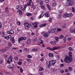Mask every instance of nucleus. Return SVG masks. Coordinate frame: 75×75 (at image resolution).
Masks as SVG:
<instances>
[{
	"instance_id": "f3484780",
	"label": "nucleus",
	"mask_w": 75,
	"mask_h": 75,
	"mask_svg": "<svg viewBox=\"0 0 75 75\" xmlns=\"http://www.w3.org/2000/svg\"><path fill=\"white\" fill-rule=\"evenodd\" d=\"M10 40L12 42L13 44H14V43H15V40L14 39V37H12L10 39Z\"/></svg>"
},
{
	"instance_id": "4be33fe9",
	"label": "nucleus",
	"mask_w": 75,
	"mask_h": 75,
	"mask_svg": "<svg viewBox=\"0 0 75 75\" xmlns=\"http://www.w3.org/2000/svg\"><path fill=\"white\" fill-rule=\"evenodd\" d=\"M45 16L46 17H48L50 16V14H49V13L46 12L45 14Z\"/></svg>"
},
{
	"instance_id": "f704fd0d",
	"label": "nucleus",
	"mask_w": 75,
	"mask_h": 75,
	"mask_svg": "<svg viewBox=\"0 0 75 75\" xmlns=\"http://www.w3.org/2000/svg\"><path fill=\"white\" fill-rule=\"evenodd\" d=\"M17 24L18 25H20L21 24V23L19 21H18L17 23Z\"/></svg>"
},
{
	"instance_id": "412c9836",
	"label": "nucleus",
	"mask_w": 75,
	"mask_h": 75,
	"mask_svg": "<svg viewBox=\"0 0 75 75\" xmlns=\"http://www.w3.org/2000/svg\"><path fill=\"white\" fill-rule=\"evenodd\" d=\"M48 55L50 58H51V57H54V55L53 54L49 53Z\"/></svg>"
},
{
	"instance_id": "f8f14e48",
	"label": "nucleus",
	"mask_w": 75,
	"mask_h": 75,
	"mask_svg": "<svg viewBox=\"0 0 75 75\" xmlns=\"http://www.w3.org/2000/svg\"><path fill=\"white\" fill-rule=\"evenodd\" d=\"M27 7V5H25L24 6H23V7L21 8V10L23 11H24L25 10V8H26Z\"/></svg>"
},
{
	"instance_id": "c9c22d12",
	"label": "nucleus",
	"mask_w": 75,
	"mask_h": 75,
	"mask_svg": "<svg viewBox=\"0 0 75 75\" xmlns=\"http://www.w3.org/2000/svg\"><path fill=\"white\" fill-rule=\"evenodd\" d=\"M8 46H9L10 47H11V45H11V42H8Z\"/></svg>"
},
{
	"instance_id": "5701e85b",
	"label": "nucleus",
	"mask_w": 75,
	"mask_h": 75,
	"mask_svg": "<svg viewBox=\"0 0 75 75\" xmlns=\"http://www.w3.org/2000/svg\"><path fill=\"white\" fill-rule=\"evenodd\" d=\"M54 38L57 42H58V41H59V38L58 37L56 36Z\"/></svg>"
},
{
	"instance_id": "58836bf2",
	"label": "nucleus",
	"mask_w": 75,
	"mask_h": 75,
	"mask_svg": "<svg viewBox=\"0 0 75 75\" xmlns=\"http://www.w3.org/2000/svg\"><path fill=\"white\" fill-rule=\"evenodd\" d=\"M20 8V6L19 5L17 6L16 7V8L17 10H18Z\"/></svg>"
},
{
	"instance_id": "20e7f679",
	"label": "nucleus",
	"mask_w": 75,
	"mask_h": 75,
	"mask_svg": "<svg viewBox=\"0 0 75 75\" xmlns=\"http://www.w3.org/2000/svg\"><path fill=\"white\" fill-rule=\"evenodd\" d=\"M42 34H43V36L44 37L47 38L48 37V35H49V34H50V33H49V31L47 33H45V32H42Z\"/></svg>"
},
{
	"instance_id": "49530a36",
	"label": "nucleus",
	"mask_w": 75,
	"mask_h": 75,
	"mask_svg": "<svg viewBox=\"0 0 75 75\" xmlns=\"http://www.w3.org/2000/svg\"><path fill=\"white\" fill-rule=\"evenodd\" d=\"M64 43L66 42V41H67V38H64Z\"/></svg>"
},
{
	"instance_id": "de8ad7c7",
	"label": "nucleus",
	"mask_w": 75,
	"mask_h": 75,
	"mask_svg": "<svg viewBox=\"0 0 75 75\" xmlns=\"http://www.w3.org/2000/svg\"><path fill=\"white\" fill-rule=\"evenodd\" d=\"M14 59H15V60H16V61H17V60H18V58H17L16 57H14Z\"/></svg>"
},
{
	"instance_id": "3c124183",
	"label": "nucleus",
	"mask_w": 75,
	"mask_h": 75,
	"mask_svg": "<svg viewBox=\"0 0 75 75\" xmlns=\"http://www.w3.org/2000/svg\"><path fill=\"white\" fill-rule=\"evenodd\" d=\"M49 22H51L52 21V18H50V19L48 20Z\"/></svg>"
},
{
	"instance_id": "603ef678",
	"label": "nucleus",
	"mask_w": 75,
	"mask_h": 75,
	"mask_svg": "<svg viewBox=\"0 0 75 75\" xmlns=\"http://www.w3.org/2000/svg\"><path fill=\"white\" fill-rule=\"evenodd\" d=\"M18 64L19 65H20L21 64H22V62H19L18 63Z\"/></svg>"
},
{
	"instance_id": "338daca9",
	"label": "nucleus",
	"mask_w": 75,
	"mask_h": 75,
	"mask_svg": "<svg viewBox=\"0 0 75 75\" xmlns=\"http://www.w3.org/2000/svg\"><path fill=\"white\" fill-rule=\"evenodd\" d=\"M57 30L58 31H61V29L60 28H58L57 29Z\"/></svg>"
},
{
	"instance_id": "09e8293b",
	"label": "nucleus",
	"mask_w": 75,
	"mask_h": 75,
	"mask_svg": "<svg viewBox=\"0 0 75 75\" xmlns=\"http://www.w3.org/2000/svg\"><path fill=\"white\" fill-rule=\"evenodd\" d=\"M72 40L71 38H67V40H68V41H70V40Z\"/></svg>"
},
{
	"instance_id": "e433bc0d",
	"label": "nucleus",
	"mask_w": 75,
	"mask_h": 75,
	"mask_svg": "<svg viewBox=\"0 0 75 75\" xmlns=\"http://www.w3.org/2000/svg\"><path fill=\"white\" fill-rule=\"evenodd\" d=\"M56 4H57L56 3H54L52 4V6L53 7H55V6H56Z\"/></svg>"
},
{
	"instance_id": "473e14b6",
	"label": "nucleus",
	"mask_w": 75,
	"mask_h": 75,
	"mask_svg": "<svg viewBox=\"0 0 75 75\" xmlns=\"http://www.w3.org/2000/svg\"><path fill=\"white\" fill-rule=\"evenodd\" d=\"M47 8H48L49 10H50L51 9V7L48 4H47Z\"/></svg>"
},
{
	"instance_id": "6ab92c4d",
	"label": "nucleus",
	"mask_w": 75,
	"mask_h": 75,
	"mask_svg": "<svg viewBox=\"0 0 75 75\" xmlns=\"http://www.w3.org/2000/svg\"><path fill=\"white\" fill-rule=\"evenodd\" d=\"M57 69L56 68H51L50 69V71H51V72H55V71H57Z\"/></svg>"
},
{
	"instance_id": "a878e982",
	"label": "nucleus",
	"mask_w": 75,
	"mask_h": 75,
	"mask_svg": "<svg viewBox=\"0 0 75 75\" xmlns=\"http://www.w3.org/2000/svg\"><path fill=\"white\" fill-rule=\"evenodd\" d=\"M69 56L70 58H72V52H69Z\"/></svg>"
},
{
	"instance_id": "423d86ee",
	"label": "nucleus",
	"mask_w": 75,
	"mask_h": 75,
	"mask_svg": "<svg viewBox=\"0 0 75 75\" xmlns=\"http://www.w3.org/2000/svg\"><path fill=\"white\" fill-rule=\"evenodd\" d=\"M27 39L26 37H21L19 38L18 42L19 43H20V41H22L23 40H25Z\"/></svg>"
},
{
	"instance_id": "7ed1b4c3",
	"label": "nucleus",
	"mask_w": 75,
	"mask_h": 75,
	"mask_svg": "<svg viewBox=\"0 0 75 75\" xmlns=\"http://www.w3.org/2000/svg\"><path fill=\"white\" fill-rule=\"evenodd\" d=\"M73 16V14H68L67 13L64 14L63 15V17H64V18H66V17H72Z\"/></svg>"
},
{
	"instance_id": "680f3d73",
	"label": "nucleus",
	"mask_w": 75,
	"mask_h": 75,
	"mask_svg": "<svg viewBox=\"0 0 75 75\" xmlns=\"http://www.w3.org/2000/svg\"><path fill=\"white\" fill-rule=\"evenodd\" d=\"M43 2H42V1L40 3V5L41 6H42L43 5Z\"/></svg>"
},
{
	"instance_id": "9b49d317",
	"label": "nucleus",
	"mask_w": 75,
	"mask_h": 75,
	"mask_svg": "<svg viewBox=\"0 0 75 75\" xmlns=\"http://www.w3.org/2000/svg\"><path fill=\"white\" fill-rule=\"evenodd\" d=\"M38 23L37 22H36L35 23H32V24L33 25V27L34 28H36L37 27V24H38Z\"/></svg>"
},
{
	"instance_id": "2eb2a0df",
	"label": "nucleus",
	"mask_w": 75,
	"mask_h": 75,
	"mask_svg": "<svg viewBox=\"0 0 75 75\" xmlns=\"http://www.w3.org/2000/svg\"><path fill=\"white\" fill-rule=\"evenodd\" d=\"M38 43H40V44H43V41H42V40L41 39H38Z\"/></svg>"
},
{
	"instance_id": "0eeeda50",
	"label": "nucleus",
	"mask_w": 75,
	"mask_h": 75,
	"mask_svg": "<svg viewBox=\"0 0 75 75\" xmlns=\"http://www.w3.org/2000/svg\"><path fill=\"white\" fill-rule=\"evenodd\" d=\"M10 49V47H5V48L1 50V51L2 52H4L6 50H8Z\"/></svg>"
},
{
	"instance_id": "4c0bfd02",
	"label": "nucleus",
	"mask_w": 75,
	"mask_h": 75,
	"mask_svg": "<svg viewBox=\"0 0 75 75\" xmlns=\"http://www.w3.org/2000/svg\"><path fill=\"white\" fill-rule=\"evenodd\" d=\"M27 57L29 58H32V56L31 55H28L27 56Z\"/></svg>"
},
{
	"instance_id": "bb28decb",
	"label": "nucleus",
	"mask_w": 75,
	"mask_h": 75,
	"mask_svg": "<svg viewBox=\"0 0 75 75\" xmlns=\"http://www.w3.org/2000/svg\"><path fill=\"white\" fill-rule=\"evenodd\" d=\"M28 44H31V40L30 39H29L27 40Z\"/></svg>"
},
{
	"instance_id": "864d4df0",
	"label": "nucleus",
	"mask_w": 75,
	"mask_h": 75,
	"mask_svg": "<svg viewBox=\"0 0 75 75\" xmlns=\"http://www.w3.org/2000/svg\"><path fill=\"white\" fill-rule=\"evenodd\" d=\"M64 67V64H61L60 65V67Z\"/></svg>"
},
{
	"instance_id": "cd10ccee",
	"label": "nucleus",
	"mask_w": 75,
	"mask_h": 75,
	"mask_svg": "<svg viewBox=\"0 0 75 75\" xmlns=\"http://www.w3.org/2000/svg\"><path fill=\"white\" fill-rule=\"evenodd\" d=\"M64 37V35H61L59 36V38L60 39H62V38H63Z\"/></svg>"
},
{
	"instance_id": "c03bdc74",
	"label": "nucleus",
	"mask_w": 75,
	"mask_h": 75,
	"mask_svg": "<svg viewBox=\"0 0 75 75\" xmlns=\"http://www.w3.org/2000/svg\"><path fill=\"white\" fill-rule=\"evenodd\" d=\"M1 35H2L3 36H4V32H2V33H1Z\"/></svg>"
},
{
	"instance_id": "69168bd1",
	"label": "nucleus",
	"mask_w": 75,
	"mask_h": 75,
	"mask_svg": "<svg viewBox=\"0 0 75 75\" xmlns=\"http://www.w3.org/2000/svg\"><path fill=\"white\" fill-rule=\"evenodd\" d=\"M28 62H32V61L31 60V59H29L28 60Z\"/></svg>"
},
{
	"instance_id": "f03ea898",
	"label": "nucleus",
	"mask_w": 75,
	"mask_h": 75,
	"mask_svg": "<svg viewBox=\"0 0 75 75\" xmlns=\"http://www.w3.org/2000/svg\"><path fill=\"white\" fill-rule=\"evenodd\" d=\"M23 25H24V27L25 30H28L29 28H31L32 26L31 24L28 23H26L25 24H24Z\"/></svg>"
},
{
	"instance_id": "5fc2aeb1",
	"label": "nucleus",
	"mask_w": 75,
	"mask_h": 75,
	"mask_svg": "<svg viewBox=\"0 0 75 75\" xmlns=\"http://www.w3.org/2000/svg\"><path fill=\"white\" fill-rule=\"evenodd\" d=\"M5 11H6V12H7V11H8V8L6 7L5 8Z\"/></svg>"
},
{
	"instance_id": "052dcab7",
	"label": "nucleus",
	"mask_w": 75,
	"mask_h": 75,
	"mask_svg": "<svg viewBox=\"0 0 75 75\" xmlns=\"http://www.w3.org/2000/svg\"><path fill=\"white\" fill-rule=\"evenodd\" d=\"M69 71H71L72 70V67H69Z\"/></svg>"
},
{
	"instance_id": "39448f33",
	"label": "nucleus",
	"mask_w": 75,
	"mask_h": 75,
	"mask_svg": "<svg viewBox=\"0 0 75 75\" xmlns=\"http://www.w3.org/2000/svg\"><path fill=\"white\" fill-rule=\"evenodd\" d=\"M27 6H31V7L32 8H33V7H34V4L33 3V2H32V1L31 0H30L29 2L27 3Z\"/></svg>"
},
{
	"instance_id": "7c9ffc66",
	"label": "nucleus",
	"mask_w": 75,
	"mask_h": 75,
	"mask_svg": "<svg viewBox=\"0 0 75 75\" xmlns=\"http://www.w3.org/2000/svg\"><path fill=\"white\" fill-rule=\"evenodd\" d=\"M18 11L19 13V14H20V15H21L22 14V13H23V12H22V11H21V10H19Z\"/></svg>"
},
{
	"instance_id": "393cba45",
	"label": "nucleus",
	"mask_w": 75,
	"mask_h": 75,
	"mask_svg": "<svg viewBox=\"0 0 75 75\" xmlns=\"http://www.w3.org/2000/svg\"><path fill=\"white\" fill-rule=\"evenodd\" d=\"M8 66L10 67L11 68H13L14 67V65L13 64H11V65H9Z\"/></svg>"
},
{
	"instance_id": "6e6d98bb",
	"label": "nucleus",
	"mask_w": 75,
	"mask_h": 75,
	"mask_svg": "<svg viewBox=\"0 0 75 75\" xmlns=\"http://www.w3.org/2000/svg\"><path fill=\"white\" fill-rule=\"evenodd\" d=\"M65 71L66 72H69V70L67 69H65Z\"/></svg>"
},
{
	"instance_id": "4468645a",
	"label": "nucleus",
	"mask_w": 75,
	"mask_h": 75,
	"mask_svg": "<svg viewBox=\"0 0 75 75\" xmlns=\"http://www.w3.org/2000/svg\"><path fill=\"white\" fill-rule=\"evenodd\" d=\"M60 48V47L58 46L57 47H53L52 48V51H54V50H57V49H59Z\"/></svg>"
},
{
	"instance_id": "2f4dec72",
	"label": "nucleus",
	"mask_w": 75,
	"mask_h": 75,
	"mask_svg": "<svg viewBox=\"0 0 75 75\" xmlns=\"http://www.w3.org/2000/svg\"><path fill=\"white\" fill-rule=\"evenodd\" d=\"M26 15H27V16H31L32 15V14L29 13H27L26 14Z\"/></svg>"
},
{
	"instance_id": "13d9d810",
	"label": "nucleus",
	"mask_w": 75,
	"mask_h": 75,
	"mask_svg": "<svg viewBox=\"0 0 75 75\" xmlns=\"http://www.w3.org/2000/svg\"><path fill=\"white\" fill-rule=\"evenodd\" d=\"M41 8H42V9H45V7L44 6H41Z\"/></svg>"
},
{
	"instance_id": "f257e3e1",
	"label": "nucleus",
	"mask_w": 75,
	"mask_h": 75,
	"mask_svg": "<svg viewBox=\"0 0 75 75\" xmlns=\"http://www.w3.org/2000/svg\"><path fill=\"white\" fill-rule=\"evenodd\" d=\"M64 61L66 63L69 64V63H70V62L72 61V58H71L67 57L65 58Z\"/></svg>"
},
{
	"instance_id": "72a5a7b5",
	"label": "nucleus",
	"mask_w": 75,
	"mask_h": 75,
	"mask_svg": "<svg viewBox=\"0 0 75 75\" xmlns=\"http://www.w3.org/2000/svg\"><path fill=\"white\" fill-rule=\"evenodd\" d=\"M69 51H74V49H72L71 47H69Z\"/></svg>"
},
{
	"instance_id": "c756f323",
	"label": "nucleus",
	"mask_w": 75,
	"mask_h": 75,
	"mask_svg": "<svg viewBox=\"0 0 75 75\" xmlns=\"http://www.w3.org/2000/svg\"><path fill=\"white\" fill-rule=\"evenodd\" d=\"M44 70V69L42 67H40L39 68V71H43Z\"/></svg>"
},
{
	"instance_id": "37998d69",
	"label": "nucleus",
	"mask_w": 75,
	"mask_h": 75,
	"mask_svg": "<svg viewBox=\"0 0 75 75\" xmlns=\"http://www.w3.org/2000/svg\"><path fill=\"white\" fill-rule=\"evenodd\" d=\"M24 51H26L27 52H28V49H27V48L24 49Z\"/></svg>"
},
{
	"instance_id": "1a4fd4ad",
	"label": "nucleus",
	"mask_w": 75,
	"mask_h": 75,
	"mask_svg": "<svg viewBox=\"0 0 75 75\" xmlns=\"http://www.w3.org/2000/svg\"><path fill=\"white\" fill-rule=\"evenodd\" d=\"M13 61V58L11 57V56H10V57L9 58L8 60L7 61V62L8 63L10 64V62Z\"/></svg>"
},
{
	"instance_id": "a19ab883",
	"label": "nucleus",
	"mask_w": 75,
	"mask_h": 75,
	"mask_svg": "<svg viewBox=\"0 0 75 75\" xmlns=\"http://www.w3.org/2000/svg\"><path fill=\"white\" fill-rule=\"evenodd\" d=\"M60 73H62V74H63V73H64V70H61L60 71Z\"/></svg>"
},
{
	"instance_id": "4d7b16f0",
	"label": "nucleus",
	"mask_w": 75,
	"mask_h": 75,
	"mask_svg": "<svg viewBox=\"0 0 75 75\" xmlns=\"http://www.w3.org/2000/svg\"><path fill=\"white\" fill-rule=\"evenodd\" d=\"M2 27V23L0 22V28Z\"/></svg>"
},
{
	"instance_id": "bf43d9fd",
	"label": "nucleus",
	"mask_w": 75,
	"mask_h": 75,
	"mask_svg": "<svg viewBox=\"0 0 75 75\" xmlns=\"http://www.w3.org/2000/svg\"><path fill=\"white\" fill-rule=\"evenodd\" d=\"M40 60L41 61H43V60H44V57L41 58Z\"/></svg>"
},
{
	"instance_id": "774afa93",
	"label": "nucleus",
	"mask_w": 75,
	"mask_h": 75,
	"mask_svg": "<svg viewBox=\"0 0 75 75\" xmlns=\"http://www.w3.org/2000/svg\"><path fill=\"white\" fill-rule=\"evenodd\" d=\"M49 0H46V3H48V2H49Z\"/></svg>"
},
{
	"instance_id": "a18cd8bd",
	"label": "nucleus",
	"mask_w": 75,
	"mask_h": 75,
	"mask_svg": "<svg viewBox=\"0 0 75 75\" xmlns=\"http://www.w3.org/2000/svg\"><path fill=\"white\" fill-rule=\"evenodd\" d=\"M62 27H63V28H66V25L65 24H64L62 26Z\"/></svg>"
},
{
	"instance_id": "aec40b11",
	"label": "nucleus",
	"mask_w": 75,
	"mask_h": 75,
	"mask_svg": "<svg viewBox=\"0 0 75 75\" xmlns=\"http://www.w3.org/2000/svg\"><path fill=\"white\" fill-rule=\"evenodd\" d=\"M50 43L52 45H55L56 44V42L55 40H54L53 41H52L50 42Z\"/></svg>"
},
{
	"instance_id": "e2e57ef3",
	"label": "nucleus",
	"mask_w": 75,
	"mask_h": 75,
	"mask_svg": "<svg viewBox=\"0 0 75 75\" xmlns=\"http://www.w3.org/2000/svg\"><path fill=\"white\" fill-rule=\"evenodd\" d=\"M45 25H47V24H43L42 25H43V27H45Z\"/></svg>"
},
{
	"instance_id": "b1692460",
	"label": "nucleus",
	"mask_w": 75,
	"mask_h": 75,
	"mask_svg": "<svg viewBox=\"0 0 75 75\" xmlns=\"http://www.w3.org/2000/svg\"><path fill=\"white\" fill-rule=\"evenodd\" d=\"M44 15V13H43L41 14L40 16L39 17V19L41 18L42 17H43V16Z\"/></svg>"
},
{
	"instance_id": "ea45409f",
	"label": "nucleus",
	"mask_w": 75,
	"mask_h": 75,
	"mask_svg": "<svg viewBox=\"0 0 75 75\" xmlns=\"http://www.w3.org/2000/svg\"><path fill=\"white\" fill-rule=\"evenodd\" d=\"M20 72L21 73H22V72H23V69H22V68H20Z\"/></svg>"
},
{
	"instance_id": "9d476101",
	"label": "nucleus",
	"mask_w": 75,
	"mask_h": 75,
	"mask_svg": "<svg viewBox=\"0 0 75 75\" xmlns=\"http://www.w3.org/2000/svg\"><path fill=\"white\" fill-rule=\"evenodd\" d=\"M51 65H53L52 64V61H50L49 64L48 65V68H50V67L51 66Z\"/></svg>"
},
{
	"instance_id": "c85d7f7f",
	"label": "nucleus",
	"mask_w": 75,
	"mask_h": 75,
	"mask_svg": "<svg viewBox=\"0 0 75 75\" xmlns=\"http://www.w3.org/2000/svg\"><path fill=\"white\" fill-rule=\"evenodd\" d=\"M56 63V60H53L52 61V63L53 65H54V64H55Z\"/></svg>"
},
{
	"instance_id": "0e129e2a",
	"label": "nucleus",
	"mask_w": 75,
	"mask_h": 75,
	"mask_svg": "<svg viewBox=\"0 0 75 75\" xmlns=\"http://www.w3.org/2000/svg\"><path fill=\"white\" fill-rule=\"evenodd\" d=\"M61 17V14H59L58 16V17H59V18H60V17Z\"/></svg>"
},
{
	"instance_id": "6e6552de",
	"label": "nucleus",
	"mask_w": 75,
	"mask_h": 75,
	"mask_svg": "<svg viewBox=\"0 0 75 75\" xmlns=\"http://www.w3.org/2000/svg\"><path fill=\"white\" fill-rule=\"evenodd\" d=\"M74 4V2L72 1H71L70 2H69L68 3V4H67L66 6H72Z\"/></svg>"
},
{
	"instance_id": "a211bd4d",
	"label": "nucleus",
	"mask_w": 75,
	"mask_h": 75,
	"mask_svg": "<svg viewBox=\"0 0 75 75\" xmlns=\"http://www.w3.org/2000/svg\"><path fill=\"white\" fill-rule=\"evenodd\" d=\"M11 37V35H8L6 37H5L4 38H5V39H6V40H8V39H10V38Z\"/></svg>"
},
{
	"instance_id": "8fccbe9b",
	"label": "nucleus",
	"mask_w": 75,
	"mask_h": 75,
	"mask_svg": "<svg viewBox=\"0 0 75 75\" xmlns=\"http://www.w3.org/2000/svg\"><path fill=\"white\" fill-rule=\"evenodd\" d=\"M72 9L73 10H72V12H73V13H75V11H74V10H75V9L74 7L72 8Z\"/></svg>"
},
{
	"instance_id": "ddd939ff",
	"label": "nucleus",
	"mask_w": 75,
	"mask_h": 75,
	"mask_svg": "<svg viewBox=\"0 0 75 75\" xmlns=\"http://www.w3.org/2000/svg\"><path fill=\"white\" fill-rule=\"evenodd\" d=\"M14 31L12 30H11L7 32V33L8 34H14Z\"/></svg>"
},
{
	"instance_id": "79ce46f5",
	"label": "nucleus",
	"mask_w": 75,
	"mask_h": 75,
	"mask_svg": "<svg viewBox=\"0 0 75 75\" xmlns=\"http://www.w3.org/2000/svg\"><path fill=\"white\" fill-rule=\"evenodd\" d=\"M47 50H50V51H52V48H51L50 47H47Z\"/></svg>"
},
{
	"instance_id": "dca6fc26",
	"label": "nucleus",
	"mask_w": 75,
	"mask_h": 75,
	"mask_svg": "<svg viewBox=\"0 0 75 75\" xmlns=\"http://www.w3.org/2000/svg\"><path fill=\"white\" fill-rule=\"evenodd\" d=\"M55 29H53L51 30H49L48 31H49V33L50 34V33H55Z\"/></svg>"
}]
</instances>
